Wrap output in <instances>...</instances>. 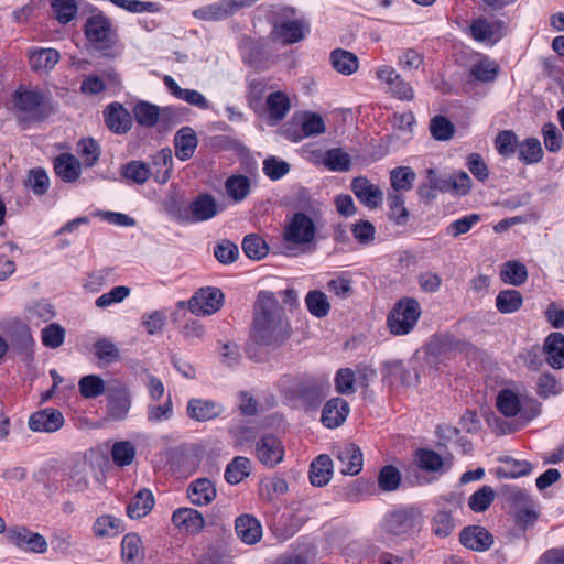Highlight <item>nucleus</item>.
Wrapping results in <instances>:
<instances>
[{
  "mask_svg": "<svg viewBox=\"0 0 564 564\" xmlns=\"http://www.w3.org/2000/svg\"><path fill=\"white\" fill-rule=\"evenodd\" d=\"M64 422V415L59 410L46 408L34 412L28 424L33 432L54 433L62 429Z\"/></svg>",
  "mask_w": 564,
  "mask_h": 564,
  "instance_id": "nucleus-13",
  "label": "nucleus"
},
{
  "mask_svg": "<svg viewBox=\"0 0 564 564\" xmlns=\"http://www.w3.org/2000/svg\"><path fill=\"white\" fill-rule=\"evenodd\" d=\"M349 403L341 398H333L323 408L321 421L328 429L341 425L349 414Z\"/></svg>",
  "mask_w": 564,
  "mask_h": 564,
  "instance_id": "nucleus-19",
  "label": "nucleus"
},
{
  "mask_svg": "<svg viewBox=\"0 0 564 564\" xmlns=\"http://www.w3.org/2000/svg\"><path fill=\"white\" fill-rule=\"evenodd\" d=\"M133 113L137 122L142 127H154L160 117V108L148 101H140L135 105Z\"/></svg>",
  "mask_w": 564,
  "mask_h": 564,
  "instance_id": "nucleus-48",
  "label": "nucleus"
},
{
  "mask_svg": "<svg viewBox=\"0 0 564 564\" xmlns=\"http://www.w3.org/2000/svg\"><path fill=\"white\" fill-rule=\"evenodd\" d=\"M121 557L126 564H137L143 558V544L137 533H128L121 541Z\"/></svg>",
  "mask_w": 564,
  "mask_h": 564,
  "instance_id": "nucleus-35",
  "label": "nucleus"
},
{
  "mask_svg": "<svg viewBox=\"0 0 564 564\" xmlns=\"http://www.w3.org/2000/svg\"><path fill=\"white\" fill-rule=\"evenodd\" d=\"M224 293L218 288H202L188 300V310L199 315H212L223 305Z\"/></svg>",
  "mask_w": 564,
  "mask_h": 564,
  "instance_id": "nucleus-8",
  "label": "nucleus"
},
{
  "mask_svg": "<svg viewBox=\"0 0 564 564\" xmlns=\"http://www.w3.org/2000/svg\"><path fill=\"white\" fill-rule=\"evenodd\" d=\"M416 459L420 468L426 471H440L444 466V459L432 449L420 448L416 451Z\"/></svg>",
  "mask_w": 564,
  "mask_h": 564,
  "instance_id": "nucleus-57",
  "label": "nucleus"
},
{
  "mask_svg": "<svg viewBox=\"0 0 564 564\" xmlns=\"http://www.w3.org/2000/svg\"><path fill=\"white\" fill-rule=\"evenodd\" d=\"M469 34L476 42L492 46L505 36L506 26L501 20L489 21L479 17L471 21Z\"/></svg>",
  "mask_w": 564,
  "mask_h": 564,
  "instance_id": "nucleus-10",
  "label": "nucleus"
},
{
  "mask_svg": "<svg viewBox=\"0 0 564 564\" xmlns=\"http://www.w3.org/2000/svg\"><path fill=\"white\" fill-rule=\"evenodd\" d=\"M455 528L452 514L447 511H438L432 520V531L436 536L446 538Z\"/></svg>",
  "mask_w": 564,
  "mask_h": 564,
  "instance_id": "nucleus-64",
  "label": "nucleus"
},
{
  "mask_svg": "<svg viewBox=\"0 0 564 564\" xmlns=\"http://www.w3.org/2000/svg\"><path fill=\"white\" fill-rule=\"evenodd\" d=\"M224 186L227 197L236 204L243 202L251 192V181L243 174L228 176Z\"/></svg>",
  "mask_w": 564,
  "mask_h": 564,
  "instance_id": "nucleus-29",
  "label": "nucleus"
},
{
  "mask_svg": "<svg viewBox=\"0 0 564 564\" xmlns=\"http://www.w3.org/2000/svg\"><path fill=\"white\" fill-rule=\"evenodd\" d=\"M305 29L301 20H283L273 25L271 36L283 44H293L305 37Z\"/></svg>",
  "mask_w": 564,
  "mask_h": 564,
  "instance_id": "nucleus-17",
  "label": "nucleus"
},
{
  "mask_svg": "<svg viewBox=\"0 0 564 564\" xmlns=\"http://www.w3.org/2000/svg\"><path fill=\"white\" fill-rule=\"evenodd\" d=\"M55 174L66 183L75 182L82 173L80 162L70 153H61L53 161Z\"/></svg>",
  "mask_w": 564,
  "mask_h": 564,
  "instance_id": "nucleus-26",
  "label": "nucleus"
},
{
  "mask_svg": "<svg viewBox=\"0 0 564 564\" xmlns=\"http://www.w3.org/2000/svg\"><path fill=\"white\" fill-rule=\"evenodd\" d=\"M106 126L115 133L122 134L131 128V116L118 102L110 104L104 111Z\"/></svg>",
  "mask_w": 564,
  "mask_h": 564,
  "instance_id": "nucleus-25",
  "label": "nucleus"
},
{
  "mask_svg": "<svg viewBox=\"0 0 564 564\" xmlns=\"http://www.w3.org/2000/svg\"><path fill=\"white\" fill-rule=\"evenodd\" d=\"M131 406L130 394L126 389H117L108 397V416L120 421L127 417Z\"/></svg>",
  "mask_w": 564,
  "mask_h": 564,
  "instance_id": "nucleus-31",
  "label": "nucleus"
},
{
  "mask_svg": "<svg viewBox=\"0 0 564 564\" xmlns=\"http://www.w3.org/2000/svg\"><path fill=\"white\" fill-rule=\"evenodd\" d=\"M111 457L117 466H129L135 457V447L129 441L116 442L111 448Z\"/></svg>",
  "mask_w": 564,
  "mask_h": 564,
  "instance_id": "nucleus-53",
  "label": "nucleus"
},
{
  "mask_svg": "<svg viewBox=\"0 0 564 564\" xmlns=\"http://www.w3.org/2000/svg\"><path fill=\"white\" fill-rule=\"evenodd\" d=\"M251 462L243 456H236L225 469L224 477L230 485H237L250 475Z\"/></svg>",
  "mask_w": 564,
  "mask_h": 564,
  "instance_id": "nucleus-36",
  "label": "nucleus"
},
{
  "mask_svg": "<svg viewBox=\"0 0 564 564\" xmlns=\"http://www.w3.org/2000/svg\"><path fill=\"white\" fill-rule=\"evenodd\" d=\"M59 52L55 48H37L30 52L29 62L33 70H51L59 61Z\"/></svg>",
  "mask_w": 564,
  "mask_h": 564,
  "instance_id": "nucleus-33",
  "label": "nucleus"
},
{
  "mask_svg": "<svg viewBox=\"0 0 564 564\" xmlns=\"http://www.w3.org/2000/svg\"><path fill=\"white\" fill-rule=\"evenodd\" d=\"M499 73L496 62L488 58L481 59L470 68L471 76L482 83L494 82Z\"/></svg>",
  "mask_w": 564,
  "mask_h": 564,
  "instance_id": "nucleus-55",
  "label": "nucleus"
},
{
  "mask_svg": "<svg viewBox=\"0 0 564 564\" xmlns=\"http://www.w3.org/2000/svg\"><path fill=\"white\" fill-rule=\"evenodd\" d=\"M401 482V474L394 466L382 467L378 476V487L383 491L397 490Z\"/></svg>",
  "mask_w": 564,
  "mask_h": 564,
  "instance_id": "nucleus-59",
  "label": "nucleus"
},
{
  "mask_svg": "<svg viewBox=\"0 0 564 564\" xmlns=\"http://www.w3.org/2000/svg\"><path fill=\"white\" fill-rule=\"evenodd\" d=\"M459 540L464 546L477 552H484L494 544L492 534L480 525H473L462 530Z\"/></svg>",
  "mask_w": 564,
  "mask_h": 564,
  "instance_id": "nucleus-16",
  "label": "nucleus"
},
{
  "mask_svg": "<svg viewBox=\"0 0 564 564\" xmlns=\"http://www.w3.org/2000/svg\"><path fill=\"white\" fill-rule=\"evenodd\" d=\"M389 213L388 217L397 225H404L409 219V212L404 206V197L400 193H390L388 195Z\"/></svg>",
  "mask_w": 564,
  "mask_h": 564,
  "instance_id": "nucleus-51",
  "label": "nucleus"
},
{
  "mask_svg": "<svg viewBox=\"0 0 564 564\" xmlns=\"http://www.w3.org/2000/svg\"><path fill=\"white\" fill-rule=\"evenodd\" d=\"M496 492L490 486H482L479 490L475 491L468 499V507L474 512L486 511L494 502Z\"/></svg>",
  "mask_w": 564,
  "mask_h": 564,
  "instance_id": "nucleus-52",
  "label": "nucleus"
},
{
  "mask_svg": "<svg viewBox=\"0 0 564 564\" xmlns=\"http://www.w3.org/2000/svg\"><path fill=\"white\" fill-rule=\"evenodd\" d=\"M324 166L330 171H348L350 166V156L340 149L327 150Z\"/></svg>",
  "mask_w": 564,
  "mask_h": 564,
  "instance_id": "nucleus-61",
  "label": "nucleus"
},
{
  "mask_svg": "<svg viewBox=\"0 0 564 564\" xmlns=\"http://www.w3.org/2000/svg\"><path fill=\"white\" fill-rule=\"evenodd\" d=\"M496 406L507 417L516 416L521 410L518 394L509 389H503L498 393Z\"/></svg>",
  "mask_w": 564,
  "mask_h": 564,
  "instance_id": "nucleus-44",
  "label": "nucleus"
},
{
  "mask_svg": "<svg viewBox=\"0 0 564 564\" xmlns=\"http://www.w3.org/2000/svg\"><path fill=\"white\" fill-rule=\"evenodd\" d=\"M153 165L163 167V174H160V171L153 172L154 181L159 184H165L170 180L173 171V158L171 149L165 148L160 150L153 158Z\"/></svg>",
  "mask_w": 564,
  "mask_h": 564,
  "instance_id": "nucleus-47",
  "label": "nucleus"
},
{
  "mask_svg": "<svg viewBox=\"0 0 564 564\" xmlns=\"http://www.w3.org/2000/svg\"><path fill=\"white\" fill-rule=\"evenodd\" d=\"M242 250L249 259L261 260L268 254L269 247L260 236L250 234L242 240Z\"/></svg>",
  "mask_w": 564,
  "mask_h": 564,
  "instance_id": "nucleus-49",
  "label": "nucleus"
},
{
  "mask_svg": "<svg viewBox=\"0 0 564 564\" xmlns=\"http://www.w3.org/2000/svg\"><path fill=\"white\" fill-rule=\"evenodd\" d=\"M290 99L286 94L282 91L271 93L267 97V108L270 119L281 121L285 118L290 110Z\"/></svg>",
  "mask_w": 564,
  "mask_h": 564,
  "instance_id": "nucleus-38",
  "label": "nucleus"
},
{
  "mask_svg": "<svg viewBox=\"0 0 564 564\" xmlns=\"http://www.w3.org/2000/svg\"><path fill=\"white\" fill-rule=\"evenodd\" d=\"M519 159L525 164L539 162L543 156V150L536 138H529L519 143Z\"/></svg>",
  "mask_w": 564,
  "mask_h": 564,
  "instance_id": "nucleus-54",
  "label": "nucleus"
},
{
  "mask_svg": "<svg viewBox=\"0 0 564 564\" xmlns=\"http://www.w3.org/2000/svg\"><path fill=\"white\" fill-rule=\"evenodd\" d=\"M523 299L517 290L500 291L496 297V307L502 314L514 313L522 306Z\"/></svg>",
  "mask_w": 564,
  "mask_h": 564,
  "instance_id": "nucleus-43",
  "label": "nucleus"
},
{
  "mask_svg": "<svg viewBox=\"0 0 564 564\" xmlns=\"http://www.w3.org/2000/svg\"><path fill=\"white\" fill-rule=\"evenodd\" d=\"M386 376L391 386L412 387L419 382V373L416 370L406 367L402 361L387 362Z\"/></svg>",
  "mask_w": 564,
  "mask_h": 564,
  "instance_id": "nucleus-20",
  "label": "nucleus"
},
{
  "mask_svg": "<svg viewBox=\"0 0 564 564\" xmlns=\"http://www.w3.org/2000/svg\"><path fill=\"white\" fill-rule=\"evenodd\" d=\"M130 295V289L124 285L112 288L109 292L104 293L96 299L95 305L99 308H106L112 304L123 302Z\"/></svg>",
  "mask_w": 564,
  "mask_h": 564,
  "instance_id": "nucleus-63",
  "label": "nucleus"
},
{
  "mask_svg": "<svg viewBox=\"0 0 564 564\" xmlns=\"http://www.w3.org/2000/svg\"><path fill=\"white\" fill-rule=\"evenodd\" d=\"M431 187L440 191H453L459 195H466L471 188V180L466 172L453 174L448 181H441L434 177V171L427 170Z\"/></svg>",
  "mask_w": 564,
  "mask_h": 564,
  "instance_id": "nucleus-21",
  "label": "nucleus"
},
{
  "mask_svg": "<svg viewBox=\"0 0 564 564\" xmlns=\"http://www.w3.org/2000/svg\"><path fill=\"white\" fill-rule=\"evenodd\" d=\"M109 2L122 10L130 12V13H143V12L154 13L160 10V4L158 2H152V1L109 0Z\"/></svg>",
  "mask_w": 564,
  "mask_h": 564,
  "instance_id": "nucleus-58",
  "label": "nucleus"
},
{
  "mask_svg": "<svg viewBox=\"0 0 564 564\" xmlns=\"http://www.w3.org/2000/svg\"><path fill=\"white\" fill-rule=\"evenodd\" d=\"M88 12L91 15L83 25L85 39L97 51L112 50L119 41V34L111 19L93 4H88Z\"/></svg>",
  "mask_w": 564,
  "mask_h": 564,
  "instance_id": "nucleus-2",
  "label": "nucleus"
},
{
  "mask_svg": "<svg viewBox=\"0 0 564 564\" xmlns=\"http://www.w3.org/2000/svg\"><path fill=\"white\" fill-rule=\"evenodd\" d=\"M495 145L499 154L511 156L519 147L518 138L513 131L503 130L496 137Z\"/></svg>",
  "mask_w": 564,
  "mask_h": 564,
  "instance_id": "nucleus-62",
  "label": "nucleus"
},
{
  "mask_svg": "<svg viewBox=\"0 0 564 564\" xmlns=\"http://www.w3.org/2000/svg\"><path fill=\"white\" fill-rule=\"evenodd\" d=\"M123 531V521L110 514L98 517L93 524V532L97 538H112L121 534Z\"/></svg>",
  "mask_w": 564,
  "mask_h": 564,
  "instance_id": "nucleus-34",
  "label": "nucleus"
},
{
  "mask_svg": "<svg viewBox=\"0 0 564 564\" xmlns=\"http://www.w3.org/2000/svg\"><path fill=\"white\" fill-rule=\"evenodd\" d=\"M289 336L288 324L274 295L261 292L254 307L252 338L263 346L282 343Z\"/></svg>",
  "mask_w": 564,
  "mask_h": 564,
  "instance_id": "nucleus-1",
  "label": "nucleus"
},
{
  "mask_svg": "<svg viewBox=\"0 0 564 564\" xmlns=\"http://www.w3.org/2000/svg\"><path fill=\"white\" fill-rule=\"evenodd\" d=\"M235 532L238 539L246 545L257 544L263 535L261 522L249 513H243L236 518Z\"/></svg>",
  "mask_w": 564,
  "mask_h": 564,
  "instance_id": "nucleus-14",
  "label": "nucleus"
},
{
  "mask_svg": "<svg viewBox=\"0 0 564 564\" xmlns=\"http://www.w3.org/2000/svg\"><path fill=\"white\" fill-rule=\"evenodd\" d=\"M154 507V497L149 489L139 490L127 506V514L131 519L145 517Z\"/></svg>",
  "mask_w": 564,
  "mask_h": 564,
  "instance_id": "nucleus-32",
  "label": "nucleus"
},
{
  "mask_svg": "<svg viewBox=\"0 0 564 564\" xmlns=\"http://www.w3.org/2000/svg\"><path fill=\"white\" fill-rule=\"evenodd\" d=\"M172 522L175 527L187 533H198L205 525L203 514L193 508H178L172 514Z\"/></svg>",
  "mask_w": 564,
  "mask_h": 564,
  "instance_id": "nucleus-22",
  "label": "nucleus"
},
{
  "mask_svg": "<svg viewBox=\"0 0 564 564\" xmlns=\"http://www.w3.org/2000/svg\"><path fill=\"white\" fill-rule=\"evenodd\" d=\"M192 15L202 21H221L230 17L225 0L197 8Z\"/></svg>",
  "mask_w": 564,
  "mask_h": 564,
  "instance_id": "nucleus-41",
  "label": "nucleus"
},
{
  "mask_svg": "<svg viewBox=\"0 0 564 564\" xmlns=\"http://www.w3.org/2000/svg\"><path fill=\"white\" fill-rule=\"evenodd\" d=\"M254 454L262 465L274 467L282 462L284 447L276 436L265 434L257 441Z\"/></svg>",
  "mask_w": 564,
  "mask_h": 564,
  "instance_id": "nucleus-11",
  "label": "nucleus"
},
{
  "mask_svg": "<svg viewBox=\"0 0 564 564\" xmlns=\"http://www.w3.org/2000/svg\"><path fill=\"white\" fill-rule=\"evenodd\" d=\"M122 175L135 184H144L150 176H153V172L144 162L133 160L123 166Z\"/></svg>",
  "mask_w": 564,
  "mask_h": 564,
  "instance_id": "nucleus-50",
  "label": "nucleus"
},
{
  "mask_svg": "<svg viewBox=\"0 0 564 564\" xmlns=\"http://www.w3.org/2000/svg\"><path fill=\"white\" fill-rule=\"evenodd\" d=\"M422 516L417 509L403 508L389 513L384 521L386 533L392 538L408 539L421 530Z\"/></svg>",
  "mask_w": 564,
  "mask_h": 564,
  "instance_id": "nucleus-4",
  "label": "nucleus"
},
{
  "mask_svg": "<svg viewBox=\"0 0 564 564\" xmlns=\"http://www.w3.org/2000/svg\"><path fill=\"white\" fill-rule=\"evenodd\" d=\"M305 304L308 312L318 318L325 317L330 310L326 294L319 290L310 291L305 296Z\"/></svg>",
  "mask_w": 564,
  "mask_h": 564,
  "instance_id": "nucleus-45",
  "label": "nucleus"
},
{
  "mask_svg": "<svg viewBox=\"0 0 564 564\" xmlns=\"http://www.w3.org/2000/svg\"><path fill=\"white\" fill-rule=\"evenodd\" d=\"M13 105L21 119L29 121H43L50 110L44 104V96L39 90H21L18 89L13 95Z\"/></svg>",
  "mask_w": 564,
  "mask_h": 564,
  "instance_id": "nucleus-7",
  "label": "nucleus"
},
{
  "mask_svg": "<svg viewBox=\"0 0 564 564\" xmlns=\"http://www.w3.org/2000/svg\"><path fill=\"white\" fill-rule=\"evenodd\" d=\"M330 389V382L327 375H316L305 377L297 387L299 398L310 406H315L322 402Z\"/></svg>",
  "mask_w": 564,
  "mask_h": 564,
  "instance_id": "nucleus-9",
  "label": "nucleus"
},
{
  "mask_svg": "<svg viewBox=\"0 0 564 564\" xmlns=\"http://www.w3.org/2000/svg\"><path fill=\"white\" fill-rule=\"evenodd\" d=\"M500 278L505 283L520 286L528 279V270L523 263L518 260L507 261L500 271Z\"/></svg>",
  "mask_w": 564,
  "mask_h": 564,
  "instance_id": "nucleus-37",
  "label": "nucleus"
},
{
  "mask_svg": "<svg viewBox=\"0 0 564 564\" xmlns=\"http://www.w3.org/2000/svg\"><path fill=\"white\" fill-rule=\"evenodd\" d=\"M3 535L7 543L25 553L44 554L47 552L48 544L44 535L24 525H10L6 528Z\"/></svg>",
  "mask_w": 564,
  "mask_h": 564,
  "instance_id": "nucleus-6",
  "label": "nucleus"
},
{
  "mask_svg": "<svg viewBox=\"0 0 564 564\" xmlns=\"http://www.w3.org/2000/svg\"><path fill=\"white\" fill-rule=\"evenodd\" d=\"M219 213L217 200L212 194H198L187 207L178 208L175 218L182 224H196L207 221Z\"/></svg>",
  "mask_w": 564,
  "mask_h": 564,
  "instance_id": "nucleus-5",
  "label": "nucleus"
},
{
  "mask_svg": "<svg viewBox=\"0 0 564 564\" xmlns=\"http://www.w3.org/2000/svg\"><path fill=\"white\" fill-rule=\"evenodd\" d=\"M78 389L83 398L95 399L105 393L106 383L100 376L87 375L80 378Z\"/></svg>",
  "mask_w": 564,
  "mask_h": 564,
  "instance_id": "nucleus-42",
  "label": "nucleus"
},
{
  "mask_svg": "<svg viewBox=\"0 0 564 564\" xmlns=\"http://www.w3.org/2000/svg\"><path fill=\"white\" fill-rule=\"evenodd\" d=\"M42 343L45 347L55 349L65 340V329L57 323H52L41 332Z\"/></svg>",
  "mask_w": 564,
  "mask_h": 564,
  "instance_id": "nucleus-60",
  "label": "nucleus"
},
{
  "mask_svg": "<svg viewBox=\"0 0 564 564\" xmlns=\"http://www.w3.org/2000/svg\"><path fill=\"white\" fill-rule=\"evenodd\" d=\"M377 386L378 376L376 370L367 365H359L355 370V393L359 392L364 401L372 402Z\"/></svg>",
  "mask_w": 564,
  "mask_h": 564,
  "instance_id": "nucleus-18",
  "label": "nucleus"
},
{
  "mask_svg": "<svg viewBox=\"0 0 564 564\" xmlns=\"http://www.w3.org/2000/svg\"><path fill=\"white\" fill-rule=\"evenodd\" d=\"M421 315L420 303L412 297L397 302L388 316V327L393 335H406L416 325Z\"/></svg>",
  "mask_w": 564,
  "mask_h": 564,
  "instance_id": "nucleus-3",
  "label": "nucleus"
},
{
  "mask_svg": "<svg viewBox=\"0 0 564 564\" xmlns=\"http://www.w3.org/2000/svg\"><path fill=\"white\" fill-rule=\"evenodd\" d=\"M224 411L225 408L221 403L205 399H191L186 408L188 417L196 422L214 420L220 416Z\"/></svg>",
  "mask_w": 564,
  "mask_h": 564,
  "instance_id": "nucleus-15",
  "label": "nucleus"
},
{
  "mask_svg": "<svg viewBox=\"0 0 564 564\" xmlns=\"http://www.w3.org/2000/svg\"><path fill=\"white\" fill-rule=\"evenodd\" d=\"M314 236L315 226L312 219L303 213H296L284 230V239L293 243L311 242Z\"/></svg>",
  "mask_w": 564,
  "mask_h": 564,
  "instance_id": "nucleus-12",
  "label": "nucleus"
},
{
  "mask_svg": "<svg viewBox=\"0 0 564 564\" xmlns=\"http://www.w3.org/2000/svg\"><path fill=\"white\" fill-rule=\"evenodd\" d=\"M217 490L208 478L193 480L187 487V497L195 506H207L215 500Z\"/></svg>",
  "mask_w": 564,
  "mask_h": 564,
  "instance_id": "nucleus-24",
  "label": "nucleus"
},
{
  "mask_svg": "<svg viewBox=\"0 0 564 564\" xmlns=\"http://www.w3.org/2000/svg\"><path fill=\"white\" fill-rule=\"evenodd\" d=\"M429 130L433 139L437 141H448L454 137L456 128L447 117L436 115L431 118Z\"/></svg>",
  "mask_w": 564,
  "mask_h": 564,
  "instance_id": "nucleus-39",
  "label": "nucleus"
},
{
  "mask_svg": "<svg viewBox=\"0 0 564 564\" xmlns=\"http://www.w3.org/2000/svg\"><path fill=\"white\" fill-rule=\"evenodd\" d=\"M196 132L191 127L181 128L174 137L175 155L181 161H187L197 148Z\"/></svg>",
  "mask_w": 564,
  "mask_h": 564,
  "instance_id": "nucleus-27",
  "label": "nucleus"
},
{
  "mask_svg": "<svg viewBox=\"0 0 564 564\" xmlns=\"http://www.w3.org/2000/svg\"><path fill=\"white\" fill-rule=\"evenodd\" d=\"M547 364L554 369L564 368V335L561 333L550 334L543 346Z\"/></svg>",
  "mask_w": 564,
  "mask_h": 564,
  "instance_id": "nucleus-28",
  "label": "nucleus"
},
{
  "mask_svg": "<svg viewBox=\"0 0 564 564\" xmlns=\"http://www.w3.org/2000/svg\"><path fill=\"white\" fill-rule=\"evenodd\" d=\"M262 170L271 181H278L290 172L291 166L286 161L272 155L263 161Z\"/></svg>",
  "mask_w": 564,
  "mask_h": 564,
  "instance_id": "nucleus-56",
  "label": "nucleus"
},
{
  "mask_svg": "<svg viewBox=\"0 0 564 564\" xmlns=\"http://www.w3.org/2000/svg\"><path fill=\"white\" fill-rule=\"evenodd\" d=\"M415 173L409 166H399L390 172V182L394 193L410 191L415 181Z\"/></svg>",
  "mask_w": 564,
  "mask_h": 564,
  "instance_id": "nucleus-46",
  "label": "nucleus"
},
{
  "mask_svg": "<svg viewBox=\"0 0 564 564\" xmlns=\"http://www.w3.org/2000/svg\"><path fill=\"white\" fill-rule=\"evenodd\" d=\"M355 196L370 209L379 207L383 200V192L380 187L365 177H355Z\"/></svg>",
  "mask_w": 564,
  "mask_h": 564,
  "instance_id": "nucleus-23",
  "label": "nucleus"
},
{
  "mask_svg": "<svg viewBox=\"0 0 564 564\" xmlns=\"http://www.w3.org/2000/svg\"><path fill=\"white\" fill-rule=\"evenodd\" d=\"M78 0H52L51 8L54 18L59 24H67L72 22L78 12Z\"/></svg>",
  "mask_w": 564,
  "mask_h": 564,
  "instance_id": "nucleus-40",
  "label": "nucleus"
},
{
  "mask_svg": "<svg viewBox=\"0 0 564 564\" xmlns=\"http://www.w3.org/2000/svg\"><path fill=\"white\" fill-rule=\"evenodd\" d=\"M333 474V462L328 455L317 456L310 466L308 478L313 486H326Z\"/></svg>",
  "mask_w": 564,
  "mask_h": 564,
  "instance_id": "nucleus-30",
  "label": "nucleus"
}]
</instances>
